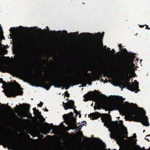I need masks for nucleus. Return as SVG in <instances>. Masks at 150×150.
Returning a JSON list of instances; mask_svg holds the SVG:
<instances>
[{
	"label": "nucleus",
	"mask_w": 150,
	"mask_h": 150,
	"mask_svg": "<svg viewBox=\"0 0 150 150\" xmlns=\"http://www.w3.org/2000/svg\"><path fill=\"white\" fill-rule=\"evenodd\" d=\"M29 42V40H28V38H24L23 40V43L25 44H27L28 43V42Z\"/></svg>",
	"instance_id": "24"
},
{
	"label": "nucleus",
	"mask_w": 150,
	"mask_h": 150,
	"mask_svg": "<svg viewBox=\"0 0 150 150\" xmlns=\"http://www.w3.org/2000/svg\"><path fill=\"white\" fill-rule=\"evenodd\" d=\"M110 137L113 138L115 140H120L123 138V136L121 134H118L115 133L112 134V136H110Z\"/></svg>",
	"instance_id": "15"
},
{
	"label": "nucleus",
	"mask_w": 150,
	"mask_h": 150,
	"mask_svg": "<svg viewBox=\"0 0 150 150\" xmlns=\"http://www.w3.org/2000/svg\"><path fill=\"white\" fill-rule=\"evenodd\" d=\"M128 133V132L127 131H125L124 132V134L126 135V136L127 135Z\"/></svg>",
	"instance_id": "46"
},
{
	"label": "nucleus",
	"mask_w": 150,
	"mask_h": 150,
	"mask_svg": "<svg viewBox=\"0 0 150 150\" xmlns=\"http://www.w3.org/2000/svg\"><path fill=\"white\" fill-rule=\"evenodd\" d=\"M107 50L108 51H110V48L108 47L107 48Z\"/></svg>",
	"instance_id": "59"
},
{
	"label": "nucleus",
	"mask_w": 150,
	"mask_h": 150,
	"mask_svg": "<svg viewBox=\"0 0 150 150\" xmlns=\"http://www.w3.org/2000/svg\"><path fill=\"white\" fill-rule=\"evenodd\" d=\"M145 26H146V29H147L149 30L150 29V28H149V26L148 25H145Z\"/></svg>",
	"instance_id": "45"
},
{
	"label": "nucleus",
	"mask_w": 150,
	"mask_h": 150,
	"mask_svg": "<svg viewBox=\"0 0 150 150\" xmlns=\"http://www.w3.org/2000/svg\"><path fill=\"white\" fill-rule=\"evenodd\" d=\"M4 93L6 96L10 98L15 97L16 96L19 95H22L23 92L19 90L18 88L15 87L11 89L7 90Z\"/></svg>",
	"instance_id": "6"
},
{
	"label": "nucleus",
	"mask_w": 150,
	"mask_h": 150,
	"mask_svg": "<svg viewBox=\"0 0 150 150\" xmlns=\"http://www.w3.org/2000/svg\"><path fill=\"white\" fill-rule=\"evenodd\" d=\"M100 96H102V97H104V98H107V97L105 95H104L103 94H101Z\"/></svg>",
	"instance_id": "34"
},
{
	"label": "nucleus",
	"mask_w": 150,
	"mask_h": 150,
	"mask_svg": "<svg viewBox=\"0 0 150 150\" xmlns=\"http://www.w3.org/2000/svg\"><path fill=\"white\" fill-rule=\"evenodd\" d=\"M122 50L124 52H125V53H128V52L127 50L126 49L124 48V49H123V48H122Z\"/></svg>",
	"instance_id": "33"
},
{
	"label": "nucleus",
	"mask_w": 150,
	"mask_h": 150,
	"mask_svg": "<svg viewBox=\"0 0 150 150\" xmlns=\"http://www.w3.org/2000/svg\"><path fill=\"white\" fill-rule=\"evenodd\" d=\"M118 46H119V47L120 48V50H121L122 49L121 48L122 47V46L121 44H119L118 45Z\"/></svg>",
	"instance_id": "37"
},
{
	"label": "nucleus",
	"mask_w": 150,
	"mask_h": 150,
	"mask_svg": "<svg viewBox=\"0 0 150 150\" xmlns=\"http://www.w3.org/2000/svg\"><path fill=\"white\" fill-rule=\"evenodd\" d=\"M38 30H39L41 31L42 32H43V30L41 29L40 28H39V29H38Z\"/></svg>",
	"instance_id": "52"
},
{
	"label": "nucleus",
	"mask_w": 150,
	"mask_h": 150,
	"mask_svg": "<svg viewBox=\"0 0 150 150\" xmlns=\"http://www.w3.org/2000/svg\"><path fill=\"white\" fill-rule=\"evenodd\" d=\"M0 105H1V107L4 110H6L7 109L6 106V105L5 104H2V105L1 104V103H0ZM8 109L9 110H10L11 112H14V111L13 109H12L11 106L9 105H8L7 106Z\"/></svg>",
	"instance_id": "17"
},
{
	"label": "nucleus",
	"mask_w": 150,
	"mask_h": 150,
	"mask_svg": "<svg viewBox=\"0 0 150 150\" xmlns=\"http://www.w3.org/2000/svg\"><path fill=\"white\" fill-rule=\"evenodd\" d=\"M43 104V103L42 102H40V103L38 105V107H41L42 106Z\"/></svg>",
	"instance_id": "32"
},
{
	"label": "nucleus",
	"mask_w": 150,
	"mask_h": 150,
	"mask_svg": "<svg viewBox=\"0 0 150 150\" xmlns=\"http://www.w3.org/2000/svg\"><path fill=\"white\" fill-rule=\"evenodd\" d=\"M93 80L94 81H95V80H96L97 79V76H94L93 78Z\"/></svg>",
	"instance_id": "42"
},
{
	"label": "nucleus",
	"mask_w": 150,
	"mask_h": 150,
	"mask_svg": "<svg viewBox=\"0 0 150 150\" xmlns=\"http://www.w3.org/2000/svg\"><path fill=\"white\" fill-rule=\"evenodd\" d=\"M96 95L97 91L96 90H95L93 91L89 92L83 96L84 99L83 100L84 101H86L89 100H91L92 99H89L96 98Z\"/></svg>",
	"instance_id": "10"
},
{
	"label": "nucleus",
	"mask_w": 150,
	"mask_h": 150,
	"mask_svg": "<svg viewBox=\"0 0 150 150\" xmlns=\"http://www.w3.org/2000/svg\"><path fill=\"white\" fill-rule=\"evenodd\" d=\"M88 76H90V72L88 73L87 71H86V72H81L80 80L82 82L85 83L88 80Z\"/></svg>",
	"instance_id": "14"
},
{
	"label": "nucleus",
	"mask_w": 150,
	"mask_h": 150,
	"mask_svg": "<svg viewBox=\"0 0 150 150\" xmlns=\"http://www.w3.org/2000/svg\"><path fill=\"white\" fill-rule=\"evenodd\" d=\"M137 113L131 111L129 113L125 116L126 120L139 122L146 126L149 125L147 116H146V112L143 108H138L137 110Z\"/></svg>",
	"instance_id": "3"
},
{
	"label": "nucleus",
	"mask_w": 150,
	"mask_h": 150,
	"mask_svg": "<svg viewBox=\"0 0 150 150\" xmlns=\"http://www.w3.org/2000/svg\"><path fill=\"white\" fill-rule=\"evenodd\" d=\"M100 150L99 149H94V150Z\"/></svg>",
	"instance_id": "64"
},
{
	"label": "nucleus",
	"mask_w": 150,
	"mask_h": 150,
	"mask_svg": "<svg viewBox=\"0 0 150 150\" xmlns=\"http://www.w3.org/2000/svg\"><path fill=\"white\" fill-rule=\"evenodd\" d=\"M110 108L111 110H117L119 111L121 110L123 112L124 111V110L122 108V105L119 103H115L111 104Z\"/></svg>",
	"instance_id": "13"
},
{
	"label": "nucleus",
	"mask_w": 150,
	"mask_h": 150,
	"mask_svg": "<svg viewBox=\"0 0 150 150\" xmlns=\"http://www.w3.org/2000/svg\"><path fill=\"white\" fill-rule=\"evenodd\" d=\"M15 71L16 72L20 74L23 77L25 78L28 77V73L27 72L17 69Z\"/></svg>",
	"instance_id": "16"
},
{
	"label": "nucleus",
	"mask_w": 150,
	"mask_h": 150,
	"mask_svg": "<svg viewBox=\"0 0 150 150\" xmlns=\"http://www.w3.org/2000/svg\"><path fill=\"white\" fill-rule=\"evenodd\" d=\"M126 108L127 110H131L133 109V107L131 106L130 105H127L126 106Z\"/></svg>",
	"instance_id": "25"
},
{
	"label": "nucleus",
	"mask_w": 150,
	"mask_h": 150,
	"mask_svg": "<svg viewBox=\"0 0 150 150\" xmlns=\"http://www.w3.org/2000/svg\"><path fill=\"white\" fill-rule=\"evenodd\" d=\"M32 80L35 83H40L44 86V87L47 90H49L51 87L50 84L46 83L45 81H43L42 76H37L36 78H33Z\"/></svg>",
	"instance_id": "7"
},
{
	"label": "nucleus",
	"mask_w": 150,
	"mask_h": 150,
	"mask_svg": "<svg viewBox=\"0 0 150 150\" xmlns=\"http://www.w3.org/2000/svg\"><path fill=\"white\" fill-rule=\"evenodd\" d=\"M81 114H79V117H81Z\"/></svg>",
	"instance_id": "61"
},
{
	"label": "nucleus",
	"mask_w": 150,
	"mask_h": 150,
	"mask_svg": "<svg viewBox=\"0 0 150 150\" xmlns=\"http://www.w3.org/2000/svg\"><path fill=\"white\" fill-rule=\"evenodd\" d=\"M4 144L6 146L13 148L15 145V142L13 139L9 140L0 137V144Z\"/></svg>",
	"instance_id": "8"
},
{
	"label": "nucleus",
	"mask_w": 150,
	"mask_h": 150,
	"mask_svg": "<svg viewBox=\"0 0 150 150\" xmlns=\"http://www.w3.org/2000/svg\"><path fill=\"white\" fill-rule=\"evenodd\" d=\"M133 135L135 137V138H136V134L135 133H134V134H133Z\"/></svg>",
	"instance_id": "53"
},
{
	"label": "nucleus",
	"mask_w": 150,
	"mask_h": 150,
	"mask_svg": "<svg viewBox=\"0 0 150 150\" xmlns=\"http://www.w3.org/2000/svg\"><path fill=\"white\" fill-rule=\"evenodd\" d=\"M75 73H69L60 76L54 75V76L51 77L50 82L51 85H54L55 87L59 88L62 86H66L65 89L67 90L71 84L74 83L72 79L75 77Z\"/></svg>",
	"instance_id": "2"
},
{
	"label": "nucleus",
	"mask_w": 150,
	"mask_h": 150,
	"mask_svg": "<svg viewBox=\"0 0 150 150\" xmlns=\"http://www.w3.org/2000/svg\"><path fill=\"white\" fill-rule=\"evenodd\" d=\"M120 123L122 125V126L124 127V125H123V121L122 120H121V121H120Z\"/></svg>",
	"instance_id": "39"
},
{
	"label": "nucleus",
	"mask_w": 150,
	"mask_h": 150,
	"mask_svg": "<svg viewBox=\"0 0 150 150\" xmlns=\"http://www.w3.org/2000/svg\"><path fill=\"white\" fill-rule=\"evenodd\" d=\"M74 112L76 113V112H77V110H76L75 109V108H74Z\"/></svg>",
	"instance_id": "48"
},
{
	"label": "nucleus",
	"mask_w": 150,
	"mask_h": 150,
	"mask_svg": "<svg viewBox=\"0 0 150 150\" xmlns=\"http://www.w3.org/2000/svg\"><path fill=\"white\" fill-rule=\"evenodd\" d=\"M62 103L63 104V105H65V103H64V102H63Z\"/></svg>",
	"instance_id": "60"
},
{
	"label": "nucleus",
	"mask_w": 150,
	"mask_h": 150,
	"mask_svg": "<svg viewBox=\"0 0 150 150\" xmlns=\"http://www.w3.org/2000/svg\"><path fill=\"white\" fill-rule=\"evenodd\" d=\"M90 119L92 120L97 119L100 117H101V119L103 123H104V126H108L110 125V122L113 123V125L116 127H118L120 125L118 123V121H117L115 122L111 121V117L109 114L103 113L100 114L96 112L93 113L88 115Z\"/></svg>",
	"instance_id": "4"
},
{
	"label": "nucleus",
	"mask_w": 150,
	"mask_h": 150,
	"mask_svg": "<svg viewBox=\"0 0 150 150\" xmlns=\"http://www.w3.org/2000/svg\"><path fill=\"white\" fill-rule=\"evenodd\" d=\"M8 84L10 85L13 84V83H11V82H9V83H8Z\"/></svg>",
	"instance_id": "58"
},
{
	"label": "nucleus",
	"mask_w": 150,
	"mask_h": 150,
	"mask_svg": "<svg viewBox=\"0 0 150 150\" xmlns=\"http://www.w3.org/2000/svg\"><path fill=\"white\" fill-rule=\"evenodd\" d=\"M96 109H100L101 108V103L100 102L96 103L95 104V105L94 107V110L96 109Z\"/></svg>",
	"instance_id": "21"
},
{
	"label": "nucleus",
	"mask_w": 150,
	"mask_h": 150,
	"mask_svg": "<svg viewBox=\"0 0 150 150\" xmlns=\"http://www.w3.org/2000/svg\"><path fill=\"white\" fill-rule=\"evenodd\" d=\"M80 35L83 36H84L86 35H91L92 36H93V38L95 39H99L100 40L102 39L103 38V36L104 35V33L103 32L102 33H97L96 34H93V33H81Z\"/></svg>",
	"instance_id": "11"
},
{
	"label": "nucleus",
	"mask_w": 150,
	"mask_h": 150,
	"mask_svg": "<svg viewBox=\"0 0 150 150\" xmlns=\"http://www.w3.org/2000/svg\"><path fill=\"white\" fill-rule=\"evenodd\" d=\"M112 51H113V54H115V51H114V49H112Z\"/></svg>",
	"instance_id": "49"
},
{
	"label": "nucleus",
	"mask_w": 150,
	"mask_h": 150,
	"mask_svg": "<svg viewBox=\"0 0 150 150\" xmlns=\"http://www.w3.org/2000/svg\"><path fill=\"white\" fill-rule=\"evenodd\" d=\"M46 28H47L48 29V30H49V28L48 27V26L47 27H46Z\"/></svg>",
	"instance_id": "62"
},
{
	"label": "nucleus",
	"mask_w": 150,
	"mask_h": 150,
	"mask_svg": "<svg viewBox=\"0 0 150 150\" xmlns=\"http://www.w3.org/2000/svg\"><path fill=\"white\" fill-rule=\"evenodd\" d=\"M16 107V108H15V109L16 110H18L19 109V106L18 105H17Z\"/></svg>",
	"instance_id": "41"
},
{
	"label": "nucleus",
	"mask_w": 150,
	"mask_h": 150,
	"mask_svg": "<svg viewBox=\"0 0 150 150\" xmlns=\"http://www.w3.org/2000/svg\"><path fill=\"white\" fill-rule=\"evenodd\" d=\"M63 33L65 35H67L68 33L67 32L66 30H64L63 31Z\"/></svg>",
	"instance_id": "35"
},
{
	"label": "nucleus",
	"mask_w": 150,
	"mask_h": 150,
	"mask_svg": "<svg viewBox=\"0 0 150 150\" xmlns=\"http://www.w3.org/2000/svg\"><path fill=\"white\" fill-rule=\"evenodd\" d=\"M117 98H120V99H123V98H122V96H117Z\"/></svg>",
	"instance_id": "40"
},
{
	"label": "nucleus",
	"mask_w": 150,
	"mask_h": 150,
	"mask_svg": "<svg viewBox=\"0 0 150 150\" xmlns=\"http://www.w3.org/2000/svg\"><path fill=\"white\" fill-rule=\"evenodd\" d=\"M65 96L67 97H69L70 96V94L67 91L65 92Z\"/></svg>",
	"instance_id": "29"
},
{
	"label": "nucleus",
	"mask_w": 150,
	"mask_h": 150,
	"mask_svg": "<svg viewBox=\"0 0 150 150\" xmlns=\"http://www.w3.org/2000/svg\"><path fill=\"white\" fill-rule=\"evenodd\" d=\"M20 29V30L22 31H24L25 30V27H23L22 26H19L18 27Z\"/></svg>",
	"instance_id": "27"
},
{
	"label": "nucleus",
	"mask_w": 150,
	"mask_h": 150,
	"mask_svg": "<svg viewBox=\"0 0 150 150\" xmlns=\"http://www.w3.org/2000/svg\"><path fill=\"white\" fill-rule=\"evenodd\" d=\"M33 111H34V112H36V110H37L36 109V108H33Z\"/></svg>",
	"instance_id": "44"
},
{
	"label": "nucleus",
	"mask_w": 150,
	"mask_h": 150,
	"mask_svg": "<svg viewBox=\"0 0 150 150\" xmlns=\"http://www.w3.org/2000/svg\"><path fill=\"white\" fill-rule=\"evenodd\" d=\"M127 139L130 142H132V141L133 140V137H127Z\"/></svg>",
	"instance_id": "26"
},
{
	"label": "nucleus",
	"mask_w": 150,
	"mask_h": 150,
	"mask_svg": "<svg viewBox=\"0 0 150 150\" xmlns=\"http://www.w3.org/2000/svg\"><path fill=\"white\" fill-rule=\"evenodd\" d=\"M144 25H139V26L140 27V28H143L144 26Z\"/></svg>",
	"instance_id": "51"
},
{
	"label": "nucleus",
	"mask_w": 150,
	"mask_h": 150,
	"mask_svg": "<svg viewBox=\"0 0 150 150\" xmlns=\"http://www.w3.org/2000/svg\"><path fill=\"white\" fill-rule=\"evenodd\" d=\"M130 105H133V103H131Z\"/></svg>",
	"instance_id": "63"
},
{
	"label": "nucleus",
	"mask_w": 150,
	"mask_h": 150,
	"mask_svg": "<svg viewBox=\"0 0 150 150\" xmlns=\"http://www.w3.org/2000/svg\"><path fill=\"white\" fill-rule=\"evenodd\" d=\"M76 115H78L79 114V112L77 111V112H76Z\"/></svg>",
	"instance_id": "54"
},
{
	"label": "nucleus",
	"mask_w": 150,
	"mask_h": 150,
	"mask_svg": "<svg viewBox=\"0 0 150 150\" xmlns=\"http://www.w3.org/2000/svg\"><path fill=\"white\" fill-rule=\"evenodd\" d=\"M138 88H136L135 87L134 88V91L135 92V93H137L138 91H140V89H138Z\"/></svg>",
	"instance_id": "28"
},
{
	"label": "nucleus",
	"mask_w": 150,
	"mask_h": 150,
	"mask_svg": "<svg viewBox=\"0 0 150 150\" xmlns=\"http://www.w3.org/2000/svg\"><path fill=\"white\" fill-rule=\"evenodd\" d=\"M8 86H6L5 85H3V86L2 87V88H3V89H4L5 88V87H8Z\"/></svg>",
	"instance_id": "43"
},
{
	"label": "nucleus",
	"mask_w": 150,
	"mask_h": 150,
	"mask_svg": "<svg viewBox=\"0 0 150 150\" xmlns=\"http://www.w3.org/2000/svg\"><path fill=\"white\" fill-rule=\"evenodd\" d=\"M79 135L80 136H82V137H84V136L83 135V133L82 132H80Z\"/></svg>",
	"instance_id": "38"
},
{
	"label": "nucleus",
	"mask_w": 150,
	"mask_h": 150,
	"mask_svg": "<svg viewBox=\"0 0 150 150\" xmlns=\"http://www.w3.org/2000/svg\"><path fill=\"white\" fill-rule=\"evenodd\" d=\"M16 30V28H15V27H13V28H10V29L9 30L10 31V32L11 33H12V30L14 31H15V30Z\"/></svg>",
	"instance_id": "30"
},
{
	"label": "nucleus",
	"mask_w": 150,
	"mask_h": 150,
	"mask_svg": "<svg viewBox=\"0 0 150 150\" xmlns=\"http://www.w3.org/2000/svg\"><path fill=\"white\" fill-rule=\"evenodd\" d=\"M63 126H64V127H65V128L67 129V130H66V131H68V129H68V128H67V127H65L64 125H63Z\"/></svg>",
	"instance_id": "56"
},
{
	"label": "nucleus",
	"mask_w": 150,
	"mask_h": 150,
	"mask_svg": "<svg viewBox=\"0 0 150 150\" xmlns=\"http://www.w3.org/2000/svg\"><path fill=\"white\" fill-rule=\"evenodd\" d=\"M95 47L97 49H98V47L97 45H95Z\"/></svg>",
	"instance_id": "50"
},
{
	"label": "nucleus",
	"mask_w": 150,
	"mask_h": 150,
	"mask_svg": "<svg viewBox=\"0 0 150 150\" xmlns=\"http://www.w3.org/2000/svg\"><path fill=\"white\" fill-rule=\"evenodd\" d=\"M48 32L51 35H57V33H59L60 34L62 33V31H56L55 30H53V31L52 30H48Z\"/></svg>",
	"instance_id": "18"
},
{
	"label": "nucleus",
	"mask_w": 150,
	"mask_h": 150,
	"mask_svg": "<svg viewBox=\"0 0 150 150\" xmlns=\"http://www.w3.org/2000/svg\"><path fill=\"white\" fill-rule=\"evenodd\" d=\"M35 115H37L38 117H40L42 118V120L43 122H44L45 120V118H44L43 116L41 115V113L39 112L38 110H37L36 111L34 112Z\"/></svg>",
	"instance_id": "19"
},
{
	"label": "nucleus",
	"mask_w": 150,
	"mask_h": 150,
	"mask_svg": "<svg viewBox=\"0 0 150 150\" xmlns=\"http://www.w3.org/2000/svg\"><path fill=\"white\" fill-rule=\"evenodd\" d=\"M23 105L25 106V108L26 111L28 112H29V109L30 108V106L28 104L23 103L21 105Z\"/></svg>",
	"instance_id": "20"
},
{
	"label": "nucleus",
	"mask_w": 150,
	"mask_h": 150,
	"mask_svg": "<svg viewBox=\"0 0 150 150\" xmlns=\"http://www.w3.org/2000/svg\"><path fill=\"white\" fill-rule=\"evenodd\" d=\"M134 53H131L127 58L126 60L122 63L121 68L123 70L124 75L126 76L125 79V82H121V85H122L123 88L127 87L129 90L133 92L134 91V88L139 87V83L136 80H135V83H131L130 81V78L129 75V67L130 65L134 62V59L135 58Z\"/></svg>",
	"instance_id": "1"
},
{
	"label": "nucleus",
	"mask_w": 150,
	"mask_h": 150,
	"mask_svg": "<svg viewBox=\"0 0 150 150\" xmlns=\"http://www.w3.org/2000/svg\"><path fill=\"white\" fill-rule=\"evenodd\" d=\"M64 108L65 110H67L69 109H73L75 108L76 106L74 105V102L72 100H69L67 103L63 105Z\"/></svg>",
	"instance_id": "12"
},
{
	"label": "nucleus",
	"mask_w": 150,
	"mask_h": 150,
	"mask_svg": "<svg viewBox=\"0 0 150 150\" xmlns=\"http://www.w3.org/2000/svg\"><path fill=\"white\" fill-rule=\"evenodd\" d=\"M20 60L24 62H29L30 57L27 51L24 50L21 53L20 56Z\"/></svg>",
	"instance_id": "9"
},
{
	"label": "nucleus",
	"mask_w": 150,
	"mask_h": 150,
	"mask_svg": "<svg viewBox=\"0 0 150 150\" xmlns=\"http://www.w3.org/2000/svg\"><path fill=\"white\" fill-rule=\"evenodd\" d=\"M63 119L67 121V124L69 126L70 129H77L79 131L81 129L82 125L78 127L76 124V119L73 117V112H71L67 114H65L63 115Z\"/></svg>",
	"instance_id": "5"
},
{
	"label": "nucleus",
	"mask_w": 150,
	"mask_h": 150,
	"mask_svg": "<svg viewBox=\"0 0 150 150\" xmlns=\"http://www.w3.org/2000/svg\"><path fill=\"white\" fill-rule=\"evenodd\" d=\"M45 111H46V112H48V110L46 108L45 109Z\"/></svg>",
	"instance_id": "57"
},
{
	"label": "nucleus",
	"mask_w": 150,
	"mask_h": 150,
	"mask_svg": "<svg viewBox=\"0 0 150 150\" xmlns=\"http://www.w3.org/2000/svg\"><path fill=\"white\" fill-rule=\"evenodd\" d=\"M0 83H2L3 85H5L6 86H8V83L4 81L2 78H0Z\"/></svg>",
	"instance_id": "23"
},
{
	"label": "nucleus",
	"mask_w": 150,
	"mask_h": 150,
	"mask_svg": "<svg viewBox=\"0 0 150 150\" xmlns=\"http://www.w3.org/2000/svg\"><path fill=\"white\" fill-rule=\"evenodd\" d=\"M21 119L24 121H28V119H22V118H21Z\"/></svg>",
	"instance_id": "47"
},
{
	"label": "nucleus",
	"mask_w": 150,
	"mask_h": 150,
	"mask_svg": "<svg viewBox=\"0 0 150 150\" xmlns=\"http://www.w3.org/2000/svg\"><path fill=\"white\" fill-rule=\"evenodd\" d=\"M29 116L30 117H32L31 114L30 113H29Z\"/></svg>",
	"instance_id": "55"
},
{
	"label": "nucleus",
	"mask_w": 150,
	"mask_h": 150,
	"mask_svg": "<svg viewBox=\"0 0 150 150\" xmlns=\"http://www.w3.org/2000/svg\"><path fill=\"white\" fill-rule=\"evenodd\" d=\"M91 138H88L87 137L85 138V139H84V141L85 142H87L89 140H90Z\"/></svg>",
	"instance_id": "31"
},
{
	"label": "nucleus",
	"mask_w": 150,
	"mask_h": 150,
	"mask_svg": "<svg viewBox=\"0 0 150 150\" xmlns=\"http://www.w3.org/2000/svg\"><path fill=\"white\" fill-rule=\"evenodd\" d=\"M139 150H147L146 149L144 148V147H143L142 148H139Z\"/></svg>",
	"instance_id": "36"
},
{
	"label": "nucleus",
	"mask_w": 150,
	"mask_h": 150,
	"mask_svg": "<svg viewBox=\"0 0 150 150\" xmlns=\"http://www.w3.org/2000/svg\"><path fill=\"white\" fill-rule=\"evenodd\" d=\"M48 125V126L46 127V129L47 131L49 132V131H50L52 129H53L51 127H50V124L45 122L44 123V125Z\"/></svg>",
	"instance_id": "22"
}]
</instances>
